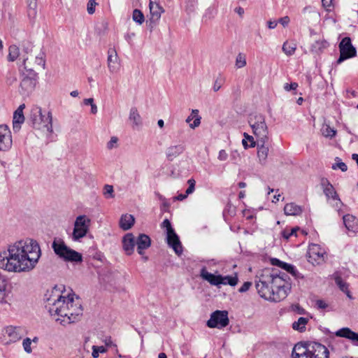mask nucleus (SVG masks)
Wrapping results in <instances>:
<instances>
[{"instance_id": "1", "label": "nucleus", "mask_w": 358, "mask_h": 358, "mask_svg": "<svg viewBox=\"0 0 358 358\" xmlns=\"http://www.w3.org/2000/svg\"><path fill=\"white\" fill-rule=\"evenodd\" d=\"M41 255L36 241L20 240L0 252V268L11 273L29 272L35 268Z\"/></svg>"}, {"instance_id": "2", "label": "nucleus", "mask_w": 358, "mask_h": 358, "mask_svg": "<svg viewBox=\"0 0 358 358\" xmlns=\"http://www.w3.org/2000/svg\"><path fill=\"white\" fill-rule=\"evenodd\" d=\"M74 296V294L67 292L64 285H59L55 286L47 298L45 308L62 325L78 321L83 314L78 298L75 301Z\"/></svg>"}, {"instance_id": "3", "label": "nucleus", "mask_w": 358, "mask_h": 358, "mask_svg": "<svg viewBox=\"0 0 358 358\" xmlns=\"http://www.w3.org/2000/svg\"><path fill=\"white\" fill-rule=\"evenodd\" d=\"M283 281L280 278H272L268 271H264L259 281L256 283V288L259 296L266 300L278 302L286 298L285 291L282 287Z\"/></svg>"}, {"instance_id": "4", "label": "nucleus", "mask_w": 358, "mask_h": 358, "mask_svg": "<svg viewBox=\"0 0 358 358\" xmlns=\"http://www.w3.org/2000/svg\"><path fill=\"white\" fill-rule=\"evenodd\" d=\"M329 352L323 345L313 342L296 343L292 350V358H329Z\"/></svg>"}, {"instance_id": "5", "label": "nucleus", "mask_w": 358, "mask_h": 358, "mask_svg": "<svg viewBox=\"0 0 358 358\" xmlns=\"http://www.w3.org/2000/svg\"><path fill=\"white\" fill-rule=\"evenodd\" d=\"M30 120L34 129L47 131L49 134L52 133V117L51 112L49 111L46 114H43L40 107L35 106L31 110Z\"/></svg>"}, {"instance_id": "6", "label": "nucleus", "mask_w": 358, "mask_h": 358, "mask_svg": "<svg viewBox=\"0 0 358 358\" xmlns=\"http://www.w3.org/2000/svg\"><path fill=\"white\" fill-rule=\"evenodd\" d=\"M54 252L65 262H82L83 255L80 252L69 248L61 238H55L52 243Z\"/></svg>"}, {"instance_id": "7", "label": "nucleus", "mask_w": 358, "mask_h": 358, "mask_svg": "<svg viewBox=\"0 0 358 358\" xmlns=\"http://www.w3.org/2000/svg\"><path fill=\"white\" fill-rule=\"evenodd\" d=\"M54 252L65 262H82L83 255L80 252L69 248L61 238H55L52 243Z\"/></svg>"}, {"instance_id": "8", "label": "nucleus", "mask_w": 358, "mask_h": 358, "mask_svg": "<svg viewBox=\"0 0 358 358\" xmlns=\"http://www.w3.org/2000/svg\"><path fill=\"white\" fill-rule=\"evenodd\" d=\"M248 122L254 135L257 138V141L267 142L268 139V129L264 116L261 114H251L249 117Z\"/></svg>"}, {"instance_id": "9", "label": "nucleus", "mask_w": 358, "mask_h": 358, "mask_svg": "<svg viewBox=\"0 0 358 358\" xmlns=\"http://www.w3.org/2000/svg\"><path fill=\"white\" fill-rule=\"evenodd\" d=\"M27 57L23 56V65L25 73H24V77L20 85V93L23 96H28L34 90L38 78V74L36 71L29 68L27 65Z\"/></svg>"}, {"instance_id": "10", "label": "nucleus", "mask_w": 358, "mask_h": 358, "mask_svg": "<svg viewBox=\"0 0 358 358\" xmlns=\"http://www.w3.org/2000/svg\"><path fill=\"white\" fill-rule=\"evenodd\" d=\"M90 219L85 215L76 217L72 234L74 241H78L86 236L90 229Z\"/></svg>"}, {"instance_id": "11", "label": "nucleus", "mask_w": 358, "mask_h": 358, "mask_svg": "<svg viewBox=\"0 0 358 358\" xmlns=\"http://www.w3.org/2000/svg\"><path fill=\"white\" fill-rule=\"evenodd\" d=\"M228 313L225 310H216L213 312L207 322L210 328H223L229 324Z\"/></svg>"}, {"instance_id": "12", "label": "nucleus", "mask_w": 358, "mask_h": 358, "mask_svg": "<svg viewBox=\"0 0 358 358\" xmlns=\"http://www.w3.org/2000/svg\"><path fill=\"white\" fill-rule=\"evenodd\" d=\"M340 57L337 61L338 64H341L344 60L354 57L356 56V49L351 43L349 37H345L342 39L339 44Z\"/></svg>"}, {"instance_id": "13", "label": "nucleus", "mask_w": 358, "mask_h": 358, "mask_svg": "<svg viewBox=\"0 0 358 358\" xmlns=\"http://www.w3.org/2000/svg\"><path fill=\"white\" fill-rule=\"evenodd\" d=\"M309 262L313 264L319 265L325 260L326 252L324 248L317 244H311L308 247Z\"/></svg>"}, {"instance_id": "14", "label": "nucleus", "mask_w": 358, "mask_h": 358, "mask_svg": "<svg viewBox=\"0 0 358 358\" xmlns=\"http://www.w3.org/2000/svg\"><path fill=\"white\" fill-rule=\"evenodd\" d=\"M13 145L12 134L6 124H0V152L9 151Z\"/></svg>"}, {"instance_id": "15", "label": "nucleus", "mask_w": 358, "mask_h": 358, "mask_svg": "<svg viewBox=\"0 0 358 358\" xmlns=\"http://www.w3.org/2000/svg\"><path fill=\"white\" fill-rule=\"evenodd\" d=\"M266 271H268V273L272 278H278L283 281L284 283L282 285L283 286H282V287H278V289H283L285 291V296L287 297L292 287L290 278L288 276V275L284 272H280L276 270L271 271L269 269H266Z\"/></svg>"}, {"instance_id": "16", "label": "nucleus", "mask_w": 358, "mask_h": 358, "mask_svg": "<svg viewBox=\"0 0 358 358\" xmlns=\"http://www.w3.org/2000/svg\"><path fill=\"white\" fill-rule=\"evenodd\" d=\"M166 240L169 246L174 250L176 255H180L182 252V247L175 231L166 234Z\"/></svg>"}, {"instance_id": "17", "label": "nucleus", "mask_w": 358, "mask_h": 358, "mask_svg": "<svg viewBox=\"0 0 358 358\" xmlns=\"http://www.w3.org/2000/svg\"><path fill=\"white\" fill-rule=\"evenodd\" d=\"M200 276L201 278L206 280L211 285L214 286H220L223 282L222 275H215L211 273H209L206 267H203L200 271Z\"/></svg>"}, {"instance_id": "18", "label": "nucleus", "mask_w": 358, "mask_h": 358, "mask_svg": "<svg viewBox=\"0 0 358 358\" xmlns=\"http://www.w3.org/2000/svg\"><path fill=\"white\" fill-rule=\"evenodd\" d=\"M322 185L324 186V193L325 196L330 199L331 198L333 200L336 201V206L340 207L342 205V202L338 198V195L337 194L336 192L335 191L334 187L329 182L328 180H324L322 182Z\"/></svg>"}, {"instance_id": "19", "label": "nucleus", "mask_w": 358, "mask_h": 358, "mask_svg": "<svg viewBox=\"0 0 358 358\" xmlns=\"http://www.w3.org/2000/svg\"><path fill=\"white\" fill-rule=\"evenodd\" d=\"M24 108L25 105L21 104L14 112L13 119V129L15 132L20 131L21 124L24 122V116L23 114V110Z\"/></svg>"}, {"instance_id": "20", "label": "nucleus", "mask_w": 358, "mask_h": 358, "mask_svg": "<svg viewBox=\"0 0 358 358\" xmlns=\"http://www.w3.org/2000/svg\"><path fill=\"white\" fill-rule=\"evenodd\" d=\"M136 245H137V251L139 255H143L144 250L148 249L151 245L150 238L144 234H140L136 241Z\"/></svg>"}, {"instance_id": "21", "label": "nucleus", "mask_w": 358, "mask_h": 358, "mask_svg": "<svg viewBox=\"0 0 358 358\" xmlns=\"http://www.w3.org/2000/svg\"><path fill=\"white\" fill-rule=\"evenodd\" d=\"M136 241L132 234L129 233L122 238V247L127 255H130L134 252Z\"/></svg>"}, {"instance_id": "22", "label": "nucleus", "mask_w": 358, "mask_h": 358, "mask_svg": "<svg viewBox=\"0 0 358 358\" xmlns=\"http://www.w3.org/2000/svg\"><path fill=\"white\" fill-rule=\"evenodd\" d=\"M149 8L151 15L150 20L154 22L159 20L162 13L164 11L163 8L156 1V0H150Z\"/></svg>"}, {"instance_id": "23", "label": "nucleus", "mask_w": 358, "mask_h": 358, "mask_svg": "<svg viewBox=\"0 0 358 358\" xmlns=\"http://www.w3.org/2000/svg\"><path fill=\"white\" fill-rule=\"evenodd\" d=\"M346 229L354 234L358 232V220L352 215H345L343 217Z\"/></svg>"}, {"instance_id": "24", "label": "nucleus", "mask_w": 358, "mask_h": 358, "mask_svg": "<svg viewBox=\"0 0 358 358\" xmlns=\"http://www.w3.org/2000/svg\"><path fill=\"white\" fill-rule=\"evenodd\" d=\"M185 151V146L182 144L171 145L166 150V156L169 161H173Z\"/></svg>"}, {"instance_id": "25", "label": "nucleus", "mask_w": 358, "mask_h": 358, "mask_svg": "<svg viewBox=\"0 0 358 358\" xmlns=\"http://www.w3.org/2000/svg\"><path fill=\"white\" fill-rule=\"evenodd\" d=\"M266 143L257 141V157L261 164H264L268 157L269 146Z\"/></svg>"}, {"instance_id": "26", "label": "nucleus", "mask_w": 358, "mask_h": 358, "mask_svg": "<svg viewBox=\"0 0 358 358\" xmlns=\"http://www.w3.org/2000/svg\"><path fill=\"white\" fill-rule=\"evenodd\" d=\"M108 68L110 73H116L118 71L117 63V54L115 50H110L108 52Z\"/></svg>"}, {"instance_id": "27", "label": "nucleus", "mask_w": 358, "mask_h": 358, "mask_svg": "<svg viewBox=\"0 0 358 358\" xmlns=\"http://www.w3.org/2000/svg\"><path fill=\"white\" fill-rule=\"evenodd\" d=\"M129 120L131 122L133 129H138L142 126V119L136 108H131Z\"/></svg>"}, {"instance_id": "28", "label": "nucleus", "mask_w": 358, "mask_h": 358, "mask_svg": "<svg viewBox=\"0 0 358 358\" xmlns=\"http://www.w3.org/2000/svg\"><path fill=\"white\" fill-rule=\"evenodd\" d=\"M201 116L199 115L198 110H192L191 114L186 119V122L189 123L191 129H195L201 124Z\"/></svg>"}, {"instance_id": "29", "label": "nucleus", "mask_w": 358, "mask_h": 358, "mask_svg": "<svg viewBox=\"0 0 358 358\" xmlns=\"http://www.w3.org/2000/svg\"><path fill=\"white\" fill-rule=\"evenodd\" d=\"M6 334H7L9 342L15 343L22 338L20 330L17 327H9L6 329Z\"/></svg>"}, {"instance_id": "30", "label": "nucleus", "mask_w": 358, "mask_h": 358, "mask_svg": "<svg viewBox=\"0 0 358 358\" xmlns=\"http://www.w3.org/2000/svg\"><path fill=\"white\" fill-rule=\"evenodd\" d=\"M134 217L129 214L122 215L120 220V227L123 230H128L134 224Z\"/></svg>"}, {"instance_id": "31", "label": "nucleus", "mask_w": 358, "mask_h": 358, "mask_svg": "<svg viewBox=\"0 0 358 358\" xmlns=\"http://www.w3.org/2000/svg\"><path fill=\"white\" fill-rule=\"evenodd\" d=\"M38 342V338L35 336L33 339L29 338H26L22 341V347L24 350L27 354H31L32 352V348L36 347L37 343Z\"/></svg>"}, {"instance_id": "32", "label": "nucleus", "mask_w": 358, "mask_h": 358, "mask_svg": "<svg viewBox=\"0 0 358 358\" xmlns=\"http://www.w3.org/2000/svg\"><path fill=\"white\" fill-rule=\"evenodd\" d=\"M284 211L287 215H298L302 210L300 206L293 203H290L285 205Z\"/></svg>"}, {"instance_id": "33", "label": "nucleus", "mask_w": 358, "mask_h": 358, "mask_svg": "<svg viewBox=\"0 0 358 358\" xmlns=\"http://www.w3.org/2000/svg\"><path fill=\"white\" fill-rule=\"evenodd\" d=\"M7 280L4 275L0 272V303H3L6 298Z\"/></svg>"}, {"instance_id": "34", "label": "nucleus", "mask_w": 358, "mask_h": 358, "mask_svg": "<svg viewBox=\"0 0 358 358\" xmlns=\"http://www.w3.org/2000/svg\"><path fill=\"white\" fill-rule=\"evenodd\" d=\"M308 322V319L301 317L296 322L292 324V328L299 332H303L306 330V325Z\"/></svg>"}, {"instance_id": "35", "label": "nucleus", "mask_w": 358, "mask_h": 358, "mask_svg": "<svg viewBox=\"0 0 358 358\" xmlns=\"http://www.w3.org/2000/svg\"><path fill=\"white\" fill-rule=\"evenodd\" d=\"M282 49L285 55L291 56L295 52L296 44L294 42L285 41L282 45Z\"/></svg>"}, {"instance_id": "36", "label": "nucleus", "mask_w": 358, "mask_h": 358, "mask_svg": "<svg viewBox=\"0 0 358 358\" xmlns=\"http://www.w3.org/2000/svg\"><path fill=\"white\" fill-rule=\"evenodd\" d=\"M244 138L242 141L243 145L245 149L248 148H254L256 145V142L253 136L249 135L247 133L243 134Z\"/></svg>"}, {"instance_id": "37", "label": "nucleus", "mask_w": 358, "mask_h": 358, "mask_svg": "<svg viewBox=\"0 0 358 358\" xmlns=\"http://www.w3.org/2000/svg\"><path fill=\"white\" fill-rule=\"evenodd\" d=\"M280 268L292 274L296 278H302V276L300 275V273L297 271L295 267L292 264L283 262Z\"/></svg>"}, {"instance_id": "38", "label": "nucleus", "mask_w": 358, "mask_h": 358, "mask_svg": "<svg viewBox=\"0 0 358 358\" xmlns=\"http://www.w3.org/2000/svg\"><path fill=\"white\" fill-rule=\"evenodd\" d=\"M335 282L340 289L345 292L349 298H351L350 293L348 289V285L344 282L341 277H336L335 278Z\"/></svg>"}, {"instance_id": "39", "label": "nucleus", "mask_w": 358, "mask_h": 358, "mask_svg": "<svg viewBox=\"0 0 358 358\" xmlns=\"http://www.w3.org/2000/svg\"><path fill=\"white\" fill-rule=\"evenodd\" d=\"M19 48L15 45H10L9 48V52L8 55V60L10 62H13L19 57Z\"/></svg>"}, {"instance_id": "40", "label": "nucleus", "mask_w": 358, "mask_h": 358, "mask_svg": "<svg viewBox=\"0 0 358 358\" xmlns=\"http://www.w3.org/2000/svg\"><path fill=\"white\" fill-rule=\"evenodd\" d=\"M321 131H322V135L324 137L330 138L334 137L336 134V131L335 129H334L333 128H331L328 124L323 125Z\"/></svg>"}, {"instance_id": "41", "label": "nucleus", "mask_w": 358, "mask_h": 358, "mask_svg": "<svg viewBox=\"0 0 358 358\" xmlns=\"http://www.w3.org/2000/svg\"><path fill=\"white\" fill-rule=\"evenodd\" d=\"M132 19L138 24H142L145 21L143 13L138 9H134L132 13Z\"/></svg>"}, {"instance_id": "42", "label": "nucleus", "mask_w": 358, "mask_h": 358, "mask_svg": "<svg viewBox=\"0 0 358 358\" xmlns=\"http://www.w3.org/2000/svg\"><path fill=\"white\" fill-rule=\"evenodd\" d=\"M223 282H222V285H229L231 286H235L237 285L238 279L237 275L234 276H230V275H226L222 276V280Z\"/></svg>"}, {"instance_id": "43", "label": "nucleus", "mask_w": 358, "mask_h": 358, "mask_svg": "<svg viewBox=\"0 0 358 358\" xmlns=\"http://www.w3.org/2000/svg\"><path fill=\"white\" fill-rule=\"evenodd\" d=\"M352 330L348 327H343L336 332V335L338 337L349 338Z\"/></svg>"}, {"instance_id": "44", "label": "nucleus", "mask_w": 358, "mask_h": 358, "mask_svg": "<svg viewBox=\"0 0 358 358\" xmlns=\"http://www.w3.org/2000/svg\"><path fill=\"white\" fill-rule=\"evenodd\" d=\"M103 195L106 199H112L115 197L113 187L110 185H105L103 187Z\"/></svg>"}, {"instance_id": "45", "label": "nucleus", "mask_w": 358, "mask_h": 358, "mask_svg": "<svg viewBox=\"0 0 358 358\" xmlns=\"http://www.w3.org/2000/svg\"><path fill=\"white\" fill-rule=\"evenodd\" d=\"M92 349V355L94 358H97L99 357V353H105L107 351L106 348L103 346L93 345Z\"/></svg>"}, {"instance_id": "46", "label": "nucleus", "mask_w": 358, "mask_h": 358, "mask_svg": "<svg viewBox=\"0 0 358 358\" xmlns=\"http://www.w3.org/2000/svg\"><path fill=\"white\" fill-rule=\"evenodd\" d=\"M245 65H246L245 57L243 55L239 53L237 55L236 59V67L240 69V68L244 67Z\"/></svg>"}, {"instance_id": "47", "label": "nucleus", "mask_w": 358, "mask_h": 358, "mask_svg": "<svg viewBox=\"0 0 358 358\" xmlns=\"http://www.w3.org/2000/svg\"><path fill=\"white\" fill-rule=\"evenodd\" d=\"M315 307L318 310H329V305L328 303H327L325 301L322 299H317L315 301Z\"/></svg>"}, {"instance_id": "48", "label": "nucleus", "mask_w": 358, "mask_h": 358, "mask_svg": "<svg viewBox=\"0 0 358 358\" xmlns=\"http://www.w3.org/2000/svg\"><path fill=\"white\" fill-rule=\"evenodd\" d=\"M299 229L298 227H295V228H292L290 230H284L282 232V237L285 238V239H288L289 238H290L292 236H296V231L297 230Z\"/></svg>"}, {"instance_id": "49", "label": "nucleus", "mask_w": 358, "mask_h": 358, "mask_svg": "<svg viewBox=\"0 0 358 358\" xmlns=\"http://www.w3.org/2000/svg\"><path fill=\"white\" fill-rule=\"evenodd\" d=\"M187 183L189 185L188 188L186 189L185 194L188 196L189 194L194 192L195 189V180L192 178L189 179L187 181Z\"/></svg>"}, {"instance_id": "50", "label": "nucleus", "mask_w": 358, "mask_h": 358, "mask_svg": "<svg viewBox=\"0 0 358 358\" xmlns=\"http://www.w3.org/2000/svg\"><path fill=\"white\" fill-rule=\"evenodd\" d=\"M214 17V10L213 8H208L206 10L205 14L203 16V20L206 22L207 20H209L212 19Z\"/></svg>"}, {"instance_id": "51", "label": "nucleus", "mask_w": 358, "mask_h": 358, "mask_svg": "<svg viewBox=\"0 0 358 358\" xmlns=\"http://www.w3.org/2000/svg\"><path fill=\"white\" fill-rule=\"evenodd\" d=\"M96 3L95 0H90L87 3V12L89 14L92 15L95 11V7H96Z\"/></svg>"}, {"instance_id": "52", "label": "nucleus", "mask_w": 358, "mask_h": 358, "mask_svg": "<svg viewBox=\"0 0 358 358\" xmlns=\"http://www.w3.org/2000/svg\"><path fill=\"white\" fill-rule=\"evenodd\" d=\"M224 83V80H223V78L220 77V78H217L215 82H214V85H213V90L215 92H217L222 87V84Z\"/></svg>"}, {"instance_id": "53", "label": "nucleus", "mask_w": 358, "mask_h": 358, "mask_svg": "<svg viewBox=\"0 0 358 358\" xmlns=\"http://www.w3.org/2000/svg\"><path fill=\"white\" fill-rule=\"evenodd\" d=\"M35 63L38 66H42L43 68L45 66V59L43 57V53H40L35 57Z\"/></svg>"}, {"instance_id": "54", "label": "nucleus", "mask_w": 358, "mask_h": 358, "mask_svg": "<svg viewBox=\"0 0 358 358\" xmlns=\"http://www.w3.org/2000/svg\"><path fill=\"white\" fill-rule=\"evenodd\" d=\"M162 227L165 228L166 229V234L169 232H171L172 231H174V229L172 228L170 221L168 219H166L163 221L162 224Z\"/></svg>"}, {"instance_id": "55", "label": "nucleus", "mask_w": 358, "mask_h": 358, "mask_svg": "<svg viewBox=\"0 0 358 358\" xmlns=\"http://www.w3.org/2000/svg\"><path fill=\"white\" fill-rule=\"evenodd\" d=\"M298 87V84L296 83H292L290 84L285 83L284 85V90L287 92H289L291 90H295Z\"/></svg>"}, {"instance_id": "56", "label": "nucleus", "mask_w": 358, "mask_h": 358, "mask_svg": "<svg viewBox=\"0 0 358 358\" xmlns=\"http://www.w3.org/2000/svg\"><path fill=\"white\" fill-rule=\"evenodd\" d=\"M332 168L334 169H339L343 172L346 171L348 169L347 165L344 162H342L336 163L335 164L333 165Z\"/></svg>"}, {"instance_id": "57", "label": "nucleus", "mask_w": 358, "mask_h": 358, "mask_svg": "<svg viewBox=\"0 0 358 358\" xmlns=\"http://www.w3.org/2000/svg\"><path fill=\"white\" fill-rule=\"evenodd\" d=\"M117 141H118V139H117V137H115V136L111 137L110 140L107 143V148L109 150L113 149L115 146V145L117 144Z\"/></svg>"}, {"instance_id": "58", "label": "nucleus", "mask_w": 358, "mask_h": 358, "mask_svg": "<svg viewBox=\"0 0 358 358\" xmlns=\"http://www.w3.org/2000/svg\"><path fill=\"white\" fill-rule=\"evenodd\" d=\"M217 158L220 161H225L228 158V154L224 150H221L219 152Z\"/></svg>"}, {"instance_id": "59", "label": "nucleus", "mask_w": 358, "mask_h": 358, "mask_svg": "<svg viewBox=\"0 0 358 358\" xmlns=\"http://www.w3.org/2000/svg\"><path fill=\"white\" fill-rule=\"evenodd\" d=\"M252 283L250 282H245L243 285L239 288L238 291L241 293L248 291L251 287Z\"/></svg>"}, {"instance_id": "60", "label": "nucleus", "mask_w": 358, "mask_h": 358, "mask_svg": "<svg viewBox=\"0 0 358 358\" xmlns=\"http://www.w3.org/2000/svg\"><path fill=\"white\" fill-rule=\"evenodd\" d=\"M289 17L288 16H285L278 20V22L282 24L284 27H287L289 23Z\"/></svg>"}, {"instance_id": "61", "label": "nucleus", "mask_w": 358, "mask_h": 358, "mask_svg": "<svg viewBox=\"0 0 358 358\" xmlns=\"http://www.w3.org/2000/svg\"><path fill=\"white\" fill-rule=\"evenodd\" d=\"M33 45L31 43L27 42L23 45V51L28 54L29 52L32 51Z\"/></svg>"}, {"instance_id": "62", "label": "nucleus", "mask_w": 358, "mask_h": 358, "mask_svg": "<svg viewBox=\"0 0 358 358\" xmlns=\"http://www.w3.org/2000/svg\"><path fill=\"white\" fill-rule=\"evenodd\" d=\"M271 262L272 265L277 266L280 268L282 266V264H283V262H282L280 259H276V258H272L271 259Z\"/></svg>"}, {"instance_id": "63", "label": "nucleus", "mask_w": 358, "mask_h": 358, "mask_svg": "<svg viewBox=\"0 0 358 358\" xmlns=\"http://www.w3.org/2000/svg\"><path fill=\"white\" fill-rule=\"evenodd\" d=\"M271 262L272 265L277 266L280 268L282 266V264H283V262H282L280 259H276V258H272L271 259Z\"/></svg>"}, {"instance_id": "64", "label": "nucleus", "mask_w": 358, "mask_h": 358, "mask_svg": "<svg viewBox=\"0 0 358 358\" xmlns=\"http://www.w3.org/2000/svg\"><path fill=\"white\" fill-rule=\"evenodd\" d=\"M348 339L352 342H358V334L352 331Z\"/></svg>"}]
</instances>
